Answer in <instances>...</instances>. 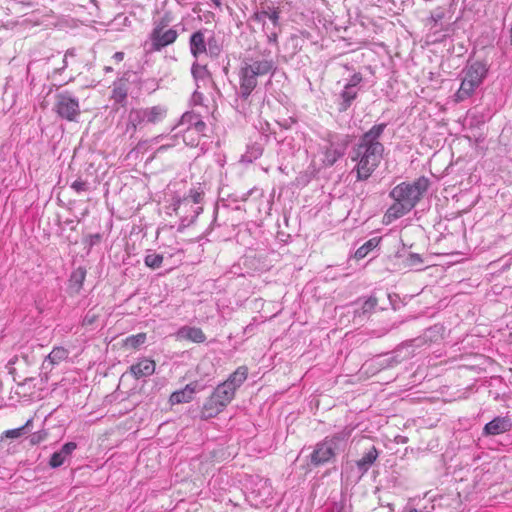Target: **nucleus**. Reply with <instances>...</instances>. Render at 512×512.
Listing matches in <instances>:
<instances>
[{
  "label": "nucleus",
  "instance_id": "obj_1",
  "mask_svg": "<svg viewBox=\"0 0 512 512\" xmlns=\"http://www.w3.org/2000/svg\"><path fill=\"white\" fill-rule=\"evenodd\" d=\"M386 127V123L372 126L352 148L351 160L356 162L352 172H356L357 181L367 180L379 166L384 153V146L379 138Z\"/></svg>",
  "mask_w": 512,
  "mask_h": 512
},
{
  "label": "nucleus",
  "instance_id": "obj_2",
  "mask_svg": "<svg viewBox=\"0 0 512 512\" xmlns=\"http://www.w3.org/2000/svg\"><path fill=\"white\" fill-rule=\"evenodd\" d=\"M276 69V62L268 49L244 57L238 72L239 90L237 95L239 98L247 101L258 85V78L266 75L272 76Z\"/></svg>",
  "mask_w": 512,
  "mask_h": 512
},
{
  "label": "nucleus",
  "instance_id": "obj_3",
  "mask_svg": "<svg viewBox=\"0 0 512 512\" xmlns=\"http://www.w3.org/2000/svg\"><path fill=\"white\" fill-rule=\"evenodd\" d=\"M430 181L425 176H421L413 182H401L390 192L389 197L394 203L387 209L384 218L387 223L397 220L408 214L421 201L427 192Z\"/></svg>",
  "mask_w": 512,
  "mask_h": 512
},
{
  "label": "nucleus",
  "instance_id": "obj_4",
  "mask_svg": "<svg viewBox=\"0 0 512 512\" xmlns=\"http://www.w3.org/2000/svg\"><path fill=\"white\" fill-rule=\"evenodd\" d=\"M345 447V438L341 435L326 437L316 444L310 455L311 464L321 466L331 461Z\"/></svg>",
  "mask_w": 512,
  "mask_h": 512
},
{
  "label": "nucleus",
  "instance_id": "obj_5",
  "mask_svg": "<svg viewBox=\"0 0 512 512\" xmlns=\"http://www.w3.org/2000/svg\"><path fill=\"white\" fill-rule=\"evenodd\" d=\"M234 395L235 393L229 388V384H219L203 405V418L207 419L217 416L233 400Z\"/></svg>",
  "mask_w": 512,
  "mask_h": 512
},
{
  "label": "nucleus",
  "instance_id": "obj_6",
  "mask_svg": "<svg viewBox=\"0 0 512 512\" xmlns=\"http://www.w3.org/2000/svg\"><path fill=\"white\" fill-rule=\"evenodd\" d=\"M204 198V192L200 188L190 189L188 194H186L183 198L178 199L174 204V210L176 213L187 212V208H193L192 216L188 220V224H192L195 222L197 217L202 213V201Z\"/></svg>",
  "mask_w": 512,
  "mask_h": 512
},
{
  "label": "nucleus",
  "instance_id": "obj_7",
  "mask_svg": "<svg viewBox=\"0 0 512 512\" xmlns=\"http://www.w3.org/2000/svg\"><path fill=\"white\" fill-rule=\"evenodd\" d=\"M54 109L61 118L75 121L80 114L79 100L70 92L58 93L55 96Z\"/></svg>",
  "mask_w": 512,
  "mask_h": 512
},
{
  "label": "nucleus",
  "instance_id": "obj_8",
  "mask_svg": "<svg viewBox=\"0 0 512 512\" xmlns=\"http://www.w3.org/2000/svg\"><path fill=\"white\" fill-rule=\"evenodd\" d=\"M131 112L135 116V120L143 127L147 124H157L161 122L167 115V109L162 105H156L146 108H133Z\"/></svg>",
  "mask_w": 512,
  "mask_h": 512
},
{
  "label": "nucleus",
  "instance_id": "obj_9",
  "mask_svg": "<svg viewBox=\"0 0 512 512\" xmlns=\"http://www.w3.org/2000/svg\"><path fill=\"white\" fill-rule=\"evenodd\" d=\"M178 38V32L174 28L165 30H152L150 34L151 49L160 51L168 45L173 44Z\"/></svg>",
  "mask_w": 512,
  "mask_h": 512
},
{
  "label": "nucleus",
  "instance_id": "obj_10",
  "mask_svg": "<svg viewBox=\"0 0 512 512\" xmlns=\"http://www.w3.org/2000/svg\"><path fill=\"white\" fill-rule=\"evenodd\" d=\"M487 72L488 69L486 65L477 61L467 66L462 73L465 80H468L476 87H479L486 77Z\"/></svg>",
  "mask_w": 512,
  "mask_h": 512
},
{
  "label": "nucleus",
  "instance_id": "obj_11",
  "mask_svg": "<svg viewBox=\"0 0 512 512\" xmlns=\"http://www.w3.org/2000/svg\"><path fill=\"white\" fill-rule=\"evenodd\" d=\"M512 421L509 417H495L488 422L483 429V435L495 436L510 431Z\"/></svg>",
  "mask_w": 512,
  "mask_h": 512
},
{
  "label": "nucleus",
  "instance_id": "obj_12",
  "mask_svg": "<svg viewBox=\"0 0 512 512\" xmlns=\"http://www.w3.org/2000/svg\"><path fill=\"white\" fill-rule=\"evenodd\" d=\"M203 389V386L198 382H191L185 386L184 389L175 391L170 396V402L172 405L187 403L192 400L193 394Z\"/></svg>",
  "mask_w": 512,
  "mask_h": 512
},
{
  "label": "nucleus",
  "instance_id": "obj_13",
  "mask_svg": "<svg viewBox=\"0 0 512 512\" xmlns=\"http://www.w3.org/2000/svg\"><path fill=\"white\" fill-rule=\"evenodd\" d=\"M156 364L154 360L142 358L136 364H133L129 368V372L135 379L147 377L155 372Z\"/></svg>",
  "mask_w": 512,
  "mask_h": 512
},
{
  "label": "nucleus",
  "instance_id": "obj_14",
  "mask_svg": "<svg viewBox=\"0 0 512 512\" xmlns=\"http://www.w3.org/2000/svg\"><path fill=\"white\" fill-rule=\"evenodd\" d=\"M76 448L77 444L75 442L65 443L59 451H56L51 455L49 465L52 468L60 467L71 456V454Z\"/></svg>",
  "mask_w": 512,
  "mask_h": 512
},
{
  "label": "nucleus",
  "instance_id": "obj_15",
  "mask_svg": "<svg viewBox=\"0 0 512 512\" xmlns=\"http://www.w3.org/2000/svg\"><path fill=\"white\" fill-rule=\"evenodd\" d=\"M379 456V451L375 446H371L362 457L356 461V466L358 470L361 472V475H364L368 472L371 466L374 464L376 459Z\"/></svg>",
  "mask_w": 512,
  "mask_h": 512
},
{
  "label": "nucleus",
  "instance_id": "obj_16",
  "mask_svg": "<svg viewBox=\"0 0 512 512\" xmlns=\"http://www.w3.org/2000/svg\"><path fill=\"white\" fill-rule=\"evenodd\" d=\"M206 41L204 37V33L199 30L194 32L190 36L189 45H190V52L195 57L198 58L199 55L207 52V46Z\"/></svg>",
  "mask_w": 512,
  "mask_h": 512
},
{
  "label": "nucleus",
  "instance_id": "obj_17",
  "mask_svg": "<svg viewBox=\"0 0 512 512\" xmlns=\"http://www.w3.org/2000/svg\"><path fill=\"white\" fill-rule=\"evenodd\" d=\"M178 338L190 340L195 343H202L206 337L203 331L197 327L184 326L177 333Z\"/></svg>",
  "mask_w": 512,
  "mask_h": 512
},
{
  "label": "nucleus",
  "instance_id": "obj_18",
  "mask_svg": "<svg viewBox=\"0 0 512 512\" xmlns=\"http://www.w3.org/2000/svg\"><path fill=\"white\" fill-rule=\"evenodd\" d=\"M358 89L344 86V89L339 95L338 111L345 112L351 106L352 102L357 98Z\"/></svg>",
  "mask_w": 512,
  "mask_h": 512
},
{
  "label": "nucleus",
  "instance_id": "obj_19",
  "mask_svg": "<svg viewBox=\"0 0 512 512\" xmlns=\"http://www.w3.org/2000/svg\"><path fill=\"white\" fill-rule=\"evenodd\" d=\"M247 375H248V369L245 366H240L223 383L229 384V388H231L232 391L235 393V391L247 379Z\"/></svg>",
  "mask_w": 512,
  "mask_h": 512
},
{
  "label": "nucleus",
  "instance_id": "obj_20",
  "mask_svg": "<svg viewBox=\"0 0 512 512\" xmlns=\"http://www.w3.org/2000/svg\"><path fill=\"white\" fill-rule=\"evenodd\" d=\"M86 277V269L83 267H78L75 269L69 278V290L73 294H77L80 292L83 282Z\"/></svg>",
  "mask_w": 512,
  "mask_h": 512
},
{
  "label": "nucleus",
  "instance_id": "obj_21",
  "mask_svg": "<svg viewBox=\"0 0 512 512\" xmlns=\"http://www.w3.org/2000/svg\"><path fill=\"white\" fill-rule=\"evenodd\" d=\"M478 87H476L474 84L469 82L468 80H465L462 78L461 85L458 89V91L455 93V101L456 102H462L466 100L467 98L471 97L475 90Z\"/></svg>",
  "mask_w": 512,
  "mask_h": 512
},
{
  "label": "nucleus",
  "instance_id": "obj_22",
  "mask_svg": "<svg viewBox=\"0 0 512 512\" xmlns=\"http://www.w3.org/2000/svg\"><path fill=\"white\" fill-rule=\"evenodd\" d=\"M128 94L127 84L124 80L114 82L112 90V99L122 105L125 104Z\"/></svg>",
  "mask_w": 512,
  "mask_h": 512
},
{
  "label": "nucleus",
  "instance_id": "obj_23",
  "mask_svg": "<svg viewBox=\"0 0 512 512\" xmlns=\"http://www.w3.org/2000/svg\"><path fill=\"white\" fill-rule=\"evenodd\" d=\"M280 12L274 8H268V10H261L253 15V18L258 22H265V19H269L272 24L276 27L279 25Z\"/></svg>",
  "mask_w": 512,
  "mask_h": 512
},
{
  "label": "nucleus",
  "instance_id": "obj_24",
  "mask_svg": "<svg viewBox=\"0 0 512 512\" xmlns=\"http://www.w3.org/2000/svg\"><path fill=\"white\" fill-rule=\"evenodd\" d=\"M68 350H66L63 347H55L46 357L43 368H46V363H49L50 365L58 364L62 360L66 359L68 357Z\"/></svg>",
  "mask_w": 512,
  "mask_h": 512
},
{
  "label": "nucleus",
  "instance_id": "obj_25",
  "mask_svg": "<svg viewBox=\"0 0 512 512\" xmlns=\"http://www.w3.org/2000/svg\"><path fill=\"white\" fill-rule=\"evenodd\" d=\"M342 155L343 151L331 143L329 146L326 147L324 153V163L328 166H332L340 157H342Z\"/></svg>",
  "mask_w": 512,
  "mask_h": 512
},
{
  "label": "nucleus",
  "instance_id": "obj_26",
  "mask_svg": "<svg viewBox=\"0 0 512 512\" xmlns=\"http://www.w3.org/2000/svg\"><path fill=\"white\" fill-rule=\"evenodd\" d=\"M400 363V360L397 359L395 356H389V357H377L376 359H373L372 362L369 364V366L376 365L379 370L390 368Z\"/></svg>",
  "mask_w": 512,
  "mask_h": 512
},
{
  "label": "nucleus",
  "instance_id": "obj_27",
  "mask_svg": "<svg viewBox=\"0 0 512 512\" xmlns=\"http://www.w3.org/2000/svg\"><path fill=\"white\" fill-rule=\"evenodd\" d=\"M174 21L172 11L165 10L162 15L154 22L153 30H165Z\"/></svg>",
  "mask_w": 512,
  "mask_h": 512
},
{
  "label": "nucleus",
  "instance_id": "obj_28",
  "mask_svg": "<svg viewBox=\"0 0 512 512\" xmlns=\"http://www.w3.org/2000/svg\"><path fill=\"white\" fill-rule=\"evenodd\" d=\"M379 243L378 238H371L360 246L355 252V258L360 260L367 256V254L373 250Z\"/></svg>",
  "mask_w": 512,
  "mask_h": 512
},
{
  "label": "nucleus",
  "instance_id": "obj_29",
  "mask_svg": "<svg viewBox=\"0 0 512 512\" xmlns=\"http://www.w3.org/2000/svg\"><path fill=\"white\" fill-rule=\"evenodd\" d=\"M162 139L163 135H158L151 139L140 140L132 151L137 153H144L150 148L151 145L160 143Z\"/></svg>",
  "mask_w": 512,
  "mask_h": 512
},
{
  "label": "nucleus",
  "instance_id": "obj_30",
  "mask_svg": "<svg viewBox=\"0 0 512 512\" xmlns=\"http://www.w3.org/2000/svg\"><path fill=\"white\" fill-rule=\"evenodd\" d=\"M378 301L375 297H369L367 300H365L362 304V306L355 311L356 315L359 317L365 316L369 314L372 310L375 309L377 306Z\"/></svg>",
  "mask_w": 512,
  "mask_h": 512
},
{
  "label": "nucleus",
  "instance_id": "obj_31",
  "mask_svg": "<svg viewBox=\"0 0 512 512\" xmlns=\"http://www.w3.org/2000/svg\"><path fill=\"white\" fill-rule=\"evenodd\" d=\"M134 120H135V116L133 115V113L130 110L128 113V116H127L125 134H129L131 138L134 137V135L136 134V131L139 128H142L140 123L137 121H134Z\"/></svg>",
  "mask_w": 512,
  "mask_h": 512
},
{
  "label": "nucleus",
  "instance_id": "obj_32",
  "mask_svg": "<svg viewBox=\"0 0 512 512\" xmlns=\"http://www.w3.org/2000/svg\"><path fill=\"white\" fill-rule=\"evenodd\" d=\"M163 262V255L151 253L145 256L144 263L151 269H158Z\"/></svg>",
  "mask_w": 512,
  "mask_h": 512
},
{
  "label": "nucleus",
  "instance_id": "obj_33",
  "mask_svg": "<svg viewBox=\"0 0 512 512\" xmlns=\"http://www.w3.org/2000/svg\"><path fill=\"white\" fill-rule=\"evenodd\" d=\"M146 341L145 333H138L136 335H131L125 339V345L130 348H137L138 346L144 344Z\"/></svg>",
  "mask_w": 512,
  "mask_h": 512
},
{
  "label": "nucleus",
  "instance_id": "obj_34",
  "mask_svg": "<svg viewBox=\"0 0 512 512\" xmlns=\"http://www.w3.org/2000/svg\"><path fill=\"white\" fill-rule=\"evenodd\" d=\"M191 73L195 80L204 79L209 74L206 66L200 65L197 62L193 63Z\"/></svg>",
  "mask_w": 512,
  "mask_h": 512
},
{
  "label": "nucleus",
  "instance_id": "obj_35",
  "mask_svg": "<svg viewBox=\"0 0 512 512\" xmlns=\"http://www.w3.org/2000/svg\"><path fill=\"white\" fill-rule=\"evenodd\" d=\"M100 317V313L95 309H90L82 320V326L89 327L92 326Z\"/></svg>",
  "mask_w": 512,
  "mask_h": 512
},
{
  "label": "nucleus",
  "instance_id": "obj_36",
  "mask_svg": "<svg viewBox=\"0 0 512 512\" xmlns=\"http://www.w3.org/2000/svg\"><path fill=\"white\" fill-rule=\"evenodd\" d=\"M32 423V420H28L23 426L19 427V428H16V429H11V430H7L5 431V436L7 438H11V439H14V438H19L21 437L25 430L27 429V427Z\"/></svg>",
  "mask_w": 512,
  "mask_h": 512
},
{
  "label": "nucleus",
  "instance_id": "obj_37",
  "mask_svg": "<svg viewBox=\"0 0 512 512\" xmlns=\"http://www.w3.org/2000/svg\"><path fill=\"white\" fill-rule=\"evenodd\" d=\"M423 263L422 257L417 253H410L405 260V267H415Z\"/></svg>",
  "mask_w": 512,
  "mask_h": 512
},
{
  "label": "nucleus",
  "instance_id": "obj_38",
  "mask_svg": "<svg viewBox=\"0 0 512 512\" xmlns=\"http://www.w3.org/2000/svg\"><path fill=\"white\" fill-rule=\"evenodd\" d=\"M208 45L207 52L212 56H217L220 53V47L217 45V41L214 37L208 39L206 46Z\"/></svg>",
  "mask_w": 512,
  "mask_h": 512
},
{
  "label": "nucleus",
  "instance_id": "obj_39",
  "mask_svg": "<svg viewBox=\"0 0 512 512\" xmlns=\"http://www.w3.org/2000/svg\"><path fill=\"white\" fill-rule=\"evenodd\" d=\"M198 115L190 112H186L181 117V124L185 125L187 124L188 127H193V122L196 121Z\"/></svg>",
  "mask_w": 512,
  "mask_h": 512
},
{
  "label": "nucleus",
  "instance_id": "obj_40",
  "mask_svg": "<svg viewBox=\"0 0 512 512\" xmlns=\"http://www.w3.org/2000/svg\"><path fill=\"white\" fill-rule=\"evenodd\" d=\"M363 77L361 73H354L345 86L357 89V86L362 82Z\"/></svg>",
  "mask_w": 512,
  "mask_h": 512
},
{
  "label": "nucleus",
  "instance_id": "obj_41",
  "mask_svg": "<svg viewBox=\"0 0 512 512\" xmlns=\"http://www.w3.org/2000/svg\"><path fill=\"white\" fill-rule=\"evenodd\" d=\"M71 188L74 189L76 192H83V191H87L88 190V183L86 181H83V180H75L72 184H71Z\"/></svg>",
  "mask_w": 512,
  "mask_h": 512
},
{
  "label": "nucleus",
  "instance_id": "obj_42",
  "mask_svg": "<svg viewBox=\"0 0 512 512\" xmlns=\"http://www.w3.org/2000/svg\"><path fill=\"white\" fill-rule=\"evenodd\" d=\"M46 433L42 434L41 432L33 433L30 437V443L35 445L40 443L45 439Z\"/></svg>",
  "mask_w": 512,
  "mask_h": 512
},
{
  "label": "nucleus",
  "instance_id": "obj_43",
  "mask_svg": "<svg viewBox=\"0 0 512 512\" xmlns=\"http://www.w3.org/2000/svg\"><path fill=\"white\" fill-rule=\"evenodd\" d=\"M170 148H171V145H161V146H159L155 150L153 155L149 158V160H153V159L157 158L160 154L164 153L165 151H167Z\"/></svg>",
  "mask_w": 512,
  "mask_h": 512
},
{
  "label": "nucleus",
  "instance_id": "obj_44",
  "mask_svg": "<svg viewBox=\"0 0 512 512\" xmlns=\"http://www.w3.org/2000/svg\"><path fill=\"white\" fill-rule=\"evenodd\" d=\"M206 127V124L200 119V117L198 116L196 121L193 122V128L197 131V132H203L204 129Z\"/></svg>",
  "mask_w": 512,
  "mask_h": 512
},
{
  "label": "nucleus",
  "instance_id": "obj_45",
  "mask_svg": "<svg viewBox=\"0 0 512 512\" xmlns=\"http://www.w3.org/2000/svg\"><path fill=\"white\" fill-rule=\"evenodd\" d=\"M192 210H193V208L188 207V208H187V212H186V213H185V212L177 213L178 215H180V216L182 217V222H183V223H186V225H189V224H188V220H189V219L191 218V216H192Z\"/></svg>",
  "mask_w": 512,
  "mask_h": 512
},
{
  "label": "nucleus",
  "instance_id": "obj_46",
  "mask_svg": "<svg viewBox=\"0 0 512 512\" xmlns=\"http://www.w3.org/2000/svg\"><path fill=\"white\" fill-rule=\"evenodd\" d=\"M101 239L100 234H92L88 236V244L90 246H93L94 244L98 243Z\"/></svg>",
  "mask_w": 512,
  "mask_h": 512
},
{
  "label": "nucleus",
  "instance_id": "obj_47",
  "mask_svg": "<svg viewBox=\"0 0 512 512\" xmlns=\"http://www.w3.org/2000/svg\"><path fill=\"white\" fill-rule=\"evenodd\" d=\"M277 38H278V35L276 32H270L267 35V39H268L269 43H277Z\"/></svg>",
  "mask_w": 512,
  "mask_h": 512
},
{
  "label": "nucleus",
  "instance_id": "obj_48",
  "mask_svg": "<svg viewBox=\"0 0 512 512\" xmlns=\"http://www.w3.org/2000/svg\"><path fill=\"white\" fill-rule=\"evenodd\" d=\"M113 58H114L116 61L120 62V61H122V60H123V58H124V53H123V52H116V53L113 55Z\"/></svg>",
  "mask_w": 512,
  "mask_h": 512
},
{
  "label": "nucleus",
  "instance_id": "obj_49",
  "mask_svg": "<svg viewBox=\"0 0 512 512\" xmlns=\"http://www.w3.org/2000/svg\"><path fill=\"white\" fill-rule=\"evenodd\" d=\"M73 55H74L73 50H68V51L66 52V54H65V58H64V60H63L64 65H63L62 69L66 68V66H67V62H66V58H67V56H73Z\"/></svg>",
  "mask_w": 512,
  "mask_h": 512
},
{
  "label": "nucleus",
  "instance_id": "obj_50",
  "mask_svg": "<svg viewBox=\"0 0 512 512\" xmlns=\"http://www.w3.org/2000/svg\"><path fill=\"white\" fill-rule=\"evenodd\" d=\"M170 142L166 143L165 145H171V148L174 147L176 145V141H177V136H172L170 138Z\"/></svg>",
  "mask_w": 512,
  "mask_h": 512
},
{
  "label": "nucleus",
  "instance_id": "obj_51",
  "mask_svg": "<svg viewBox=\"0 0 512 512\" xmlns=\"http://www.w3.org/2000/svg\"><path fill=\"white\" fill-rule=\"evenodd\" d=\"M201 96H202L201 93H198L197 91H195L194 94H193V98H194L195 101H197V99H200Z\"/></svg>",
  "mask_w": 512,
  "mask_h": 512
},
{
  "label": "nucleus",
  "instance_id": "obj_52",
  "mask_svg": "<svg viewBox=\"0 0 512 512\" xmlns=\"http://www.w3.org/2000/svg\"><path fill=\"white\" fill-rule=\"evenodd\" d=\"M216 6H220L221 2L220 0H211Z\"/></svg>",
  "mask_w": 512,
  "mask_h": 512
},
{
  "label": "nucleus",
  "instance_id": "obj_53",
  "mask_svg": "<svg viewBox=\"0 0 512 512\" xmlns=\"http://www.w3.org/2000/svg\"><path fill=\"white\" fill-rule=\"evenodd\" d=\"M409 512H420L417 509H410Z\"/></svg>",
  "mask_w": 512,
  "mask_h": 512
},
{
  "label": "nucleus",
  "instance_id": "obj_54",
  "mask_svg": "<svg viewBox=\"0 0 512 512\" xmlns=\"http://www.w3.org/2000/svg\"><path fill=\"white\" fill-rule=\"evenodd\" d=\"M105 70L106 71H111L112 69H111V67H106Z\"/></svg>",
  "mask_w": 512,
  "mask_h": 512
},
{
  "label": "nucleus",
  "instance_id": "obj_55",
  "mask_svg": "<svg viewBox=\"0 0 512 512\" xmlns=\"http://www.w3.org/2000/svg\"><path fill=\"white\" fill-rule=\"evenodd\" d=\"M32 380V378H26L25 382Z\"/></svg>",
  "mask_w": 512,
  "mask_h": 512
}]
</instances>
